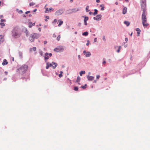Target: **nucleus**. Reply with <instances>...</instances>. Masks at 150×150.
<instances>
[{"instance_id": "f257e3e1", "label": "nucleus", "mask_w": 150, "mask_h": 150, "mask_svg": "<svg viewBox=\"0 0 150 150\" xmlns=\"http://www.w3.org/2000/svg\"><path fill=\"white\" fill-rule=\"evenodd\" d=\"M12 36L15 38L19 37L21 35V33L18 27L16 26L14 27L12 31Z\"/></svg>"}, {"instance_id": "f03ea898", "label": "nucleus", "mask_w": 150, "mask_h": 150, "mask_svg": "<svg viewBox=\"0 0 150 150\" xmlns=\"http://www.w3.org/2000/svg\"><path fill=\"white\" fill-rule=\"evenodd\" d=\"M28 68V66L27 65L24 64L22 65L19 69H17V71L20 73L23 74L27 70Z\"/></svg>"}, {"instance_id": "7ed1b4c3", "label": "nucleus", "mask_w": 150, "mask_h": 150, "mask_svg": "<svg viewBox=\"0 0 150 150\" xmlns=\"http://www.w3.org/2000/svg\"><path fill=\"white\" fill-rule=\"evenodd\" d=\"M142 24H144V22H147V18L145 14L144 10H143L142 15Z\"/></svg>"}, {"instance_id": "20e7f679", "label": "nucleus", "mask_w": 150, "mask_h": 150, "mask_svg": "<svg viewBox=\"0 0 150 150\" xmlns=\"http://www.w3.org/2000/svg\"><path fill=\"white\" fill-rule=\"evenodd\" d=\"M64 9H61L57 11L55 13V15L57 16H59L61 15L64 11Z\"/></svg>"}, {"instance_id": "39448f33", "label": "nucleus", "mask_w": 150, "mask_h": 150, "mask_svg": "<svg viewBox=\"0 0 150 150\" xmlns=\"http://www.w3.org/2000/svg\"><path fill=\"white\" fill-rule=\"evenodd\" d=\"M64 50L62 46H59L54 49V51L56 52L62 51Z\"/></svg>"}, {"instance_id": "423d86ee", "label": "nucleus", "mask_w": 150, "mask_h": 150, "mask_svg": "<svg viewBox=\"0 0 150 150\" xmlns=\"http://www.w3.org/2000/svg\"><path fill=\"white\" fill-rule=\"evenodd\" d=\"M101 15H98L96 17H94L93 19L97 21H100L101 19Z\"/></svg>"}, {"instance_id": "0eeeda50", "label": "nucleus", "mask_w": 150, "mask_h": 150, "mask_svg": "<svg viewBox=\"0 0 150 150\" xmlns=\"http://www.w3.org/2000/svg\"><path fill=\"white\" fill-rule=\"evenodd\" d=\"M30 40L32 42H33L34 40V33L31 34L29 38Z\"/></svg>"}, {"instance_id": "6e6552de", "label": "nucleus", "mask_w": 150, "mask_h": 150, "mask_svg": "<svg viewBox=\"0 0 150 150\" xmlns=\"http://www.w3.org/2000/svg\"><path fill=\"white\" fill-rule=\"evenodd\" d=\"M83 53L86 57H89L91 55V53L89 52H86V51H84Z\"/></svg>"}, {"instance_id": "1a4fd4ad", "label": "nucleus", "mask_w": 150, "mask_h": 150, "mask_svg": "<svg viewBox=\"0 0 150 150\" xmlns=\"http://www.w3.org/2000/svg\"><path fill=\"white\" fill-rule=\"evenodd\" d=\"M87 78L88 80L89 81H92L94 79V77L92 76H88Z\"/></svg>"}, {"instance_id": "9d476101", "label": "nucleus", "mask_w": 150, "mask_h": 150, "mask_svg": "<svg viewBox=\"0 0 150 150\" xmlns=\"http://www.w3.org/2000/svg\"><path fill=\"white\" fill-rule=\"evenodd\" d=\"M79 10V9L78 8H76L70 10L69 11H71V13H73L74 12H76L77 11Z\"/></svg>"}, {"instance_id": "9b49d317", "label": "nucleus", "mask_w": 150, "mask_h": 150, "mask_svg": "<svg viewBox=\"0 0 150 150\" xmlns=\"http://www.w3.org/2000/svg\"><path fill=\"white\" fill-rule=\"evenodd\" d=\"M35 23H33L31 22H29L28 23V26L29 28H31L33 26L35 25Z\"/></svg>"}, {"instance_id": "f8f14e48", "label": "nucleus", "mask_w": 150, "mask_h": 150, "mask_svg": "<svg viewBox=\"0 0 150 150\" xmlns=\"http://www.w3.org/2000/svg\"><path fill=\"white\" fill-rule=\"evenodd\" d=\"M127 11V8L126 7H125L123 9L122 13L125 14L126 13Z\"/></svg>"}, {"instance_id": "ddd939ff", "label": "nucleus", "mask_w": 150, "mask_h": 150, "mask_svg": "<svg viewBox=\"0 0 150 150\" xmlns=\"http://www.w3.org/2000/svg\"><path fill=\"white\" fill-rule=\"evenodd\" d=\"M45 60H47L49 58L50 56H48L49 54L47 53H45Z\"/></svg>"}, {"instance_id": "4468645a", "label": "nucleus", "mask_w": 150, "mask_h": 150, "mask_svg": "<svg viewBox=\"0 0 150 150\" xmlns=\"http://www.w3.org/2000/svg\"><path fill=\"white\" fill-rule=\"evenodd\" d=\"M8 64V62H7V60L6 59H4L3 60V62L2 63V64L4 66L5 65H7Z\"/></svg>"}, {"instance_id": "2eb2a0df", "label": "nucleus", "mask_w": 150, "mask_h": 150, "mask_svg": "<svg viewBox=\"0 0 150 150\" xmlns=\"http://www.w3.org/2000/svg\"><path fill=\"white\" fill-rule=\"evenodd\" d=\"M34 38H39L40 36V35L38 34L34 33Z\"/></svg>"}, {"instance_id": "dca6fc26", "label": "nucleus", "mask_w": 150, "mask_h": 150, "mask_svg": "<svg viewBox=\"0 0 150 150\" xmlns=\"http://www.w3.org/2000/svg\"><path fill=\"white\" fill-rule=\"evenodd\" d=\"M52 65H54V66H52V67L53 69H55V68L57 66V63H55L54 62H52Z\"/></svg>"}, {"instance_id": "f3484780", "label": "nucleus", "mask_w": 150, "mask_h": 150, "mask_svg": "<svg viewBox=\"0 0 150 150\" xmlns=\"http://www.w3.org/2000/svg\"><path fill=\"white\" fill-rule=\"evenodd\" d=\"M46 64L47 66L46 67V68L47 69H48L50 67H51L52 66V64H49L48 63H47Z\"/></svg>"}, {"instance_id": "a211bd4d", "label": "nucleus", "mask_w": 150, "mask_h": 150, "mask_svg": "<svg viewBox=\"0 0 150 150\" xmlns=\"http://www.w3.org/2000/svg\"><path fill=\"white\" fill-rule=\"evenodd\" d=\"M136 30L137 31V34H138V35H137V36H139L141 32L139 28H137L136 29Z\"/></svg>"}, {"instance_id": "6ab92c4d", "label": "nucleus", "mask_w": 150, "mask_h": 150, "mask_svg": "<svg viewBox=\"0 0 150 150\" xmlns=\"http://www.w3.org/2000/svg\"><path fill=\"white\" fill-rule=\"evenodd\" d=\"M58 21L59 22V23L58 25V26L59 27L63 23V22L62 21H61V20L59 19L58 20Z\"/></svg>"}, {"instance_id": "aec40b11", "label": "nucleus", "mask_w": 150, "mask_h": 150, "mask_svg": "<svg viewBox=\"0 0 150 150\" xmlns=\"http://www.w3.org/2000/svg\"><path fill=\"white\" fill-rule=\"evenodd\" d=\"M143 25L144 27H146L149 25V24L147 23V22H144Z\"/></svg>"}, {"instance_id": "412c9836", "label": "nucleus", "mask_w": 150, "mask_h": 150, "mask_svg": "<svg viewBox=\"0 0 150 150\" xmlns=\"http://www.w3.org/2000/svg\"><path fill=\"white\" fill-rule=\"evenodd\" d=\"M36 50V48L35 47H33V48H31L30 49V50L31 52H32L33 51H35Z\"/></svg>"}, {"instance_id": "4be33fe9", "label": "nucleus", "mask_w": 150, "mask_h": 150, "mask_svg": "<svg viewBox=\"0 0 150 150\" xmlns=\"http://www.w3.org/2000/svg\"><path fill=\"white\" fill-rule=\"evenodd\" d=\"M124 23L127 26H128L129 25L130 23L129 21H125L124 22Z\"/></svg>"}, {"instance_id": "5701e85b", "label": "nucleus", "mask_w": 150, "mask_h": 150, "mask_svg": "<svg viewBox=\"0 0 150 150\" xmlns=\"http://www.w3.org/2000/svg\"><path fill=\"white\" fill-rule=\"evenodd\" d=\"M83 17L84 18V22H87L88 19V17L86 16H83Z\"/></svg>"}, {"instance_id": "b1692460", "label": "nucleus", "mask_w": 150, "mask_h": 150, "mask_svg": "<svg viewBox=\"0 0 150 150\" xmlns=\"http://www.w3.org/2000/svg\"><path fill=\"white\" fill-rule=\"evenodd\" d=\"M85 71H82L80 72V75L81 76H82L83 74H85Z\"/></svg>"}, {"instance_id": "393cba45", "label": "nucleus", "mask_w": 150, "mask_h": 150, "mask_svg": "<svg viewBox=\"0 0 150 150\" xmlns=\"http://www.w3.org/2000/svg\"><path fill=\"white\" fill-rule=\"evenodd\" d=\"M3 40V36L2 35H0V42H2Z\"/></svg>"}, {"instance_id": "a878e982", "label": "nucleus", "mask_w": 150, "mask_h": 150, "mask_svg": "<svg viewBox=\"0 0 150 150\" xmlns=\"http://www.w3.org/2000/svg\"><path fill=\"white\" fill-rule=\"evenodd\" d=\"M100 7H101V10L102 11H103L104 10V7L103 4H101L100 5Z\"/></svg>"}, {"instance_id": "bb28decb", "label": "nucleus", "mask_w": 150, "mask_h": 150, "mask_svg": "<svg viewBox=\"0 0 150 150\" xmlns=\"http://www.w3.org/2000/svg\"><path fill=\"white\" fill-rule=\"evenodd\" d=\"M88 33L87 32H85L82 34V35H84V36H87L88 35Z\"/></svg>"}, {"instance_id": "cd10ccee", "label": "nucleus", "mask_w": 150, "mask_h": 150, "mask_svg": "<svg viewBox=\"0 0 150 150\" xmlns=\"http://www.w3.org/2000/svg\"><path fill=\"white\" fill-rule=\"evenodd\" d=\"M98 12V10L97 9L94 10V12L93 13V14L94 15H95L96 14H97Z\"/></svg>"}, {"instance_id": "c85d7f7f", "label": "nucleus", "mask_w": 150, "mask_h": 150, "mask_svg": "<svg viewBox=\"0 0 150 150\" xmlns=\"http://www.w3.org/2000/svg\"><path fill=\"white\" fill-rule=\"evenodd\" d=\"M89 6H86V11L87 12H88L89 11Z\"/></svg>"}, {"instance_id": "c756f323", "label": "nucleus", "mask_w": 150, "mask_h": 150, "mask_svg": "<svg viewBox=\"0 0 150 150\" xmlns=\"http://www.w3.org/2000/svg\"><path fill=\"white\" fill-rule=\"evenodd\" d=\"M80 77L79 76H78L77 78L76 82H78L80 81Z\"/></svg>"}, {"instance_id": "7c9ffc66", "label": "nucleus", "mask_w": 150, "mask_h": 150, "mask_svg": "<svg viewBox=\"0 0 150 150\" xmlns=\"http://www.w3.org/2000/svg\"><path fill=\"white\" fill-rule=\"evenodd\" d=\"M45 13H48L49 12V9L48 8H45Z\"/></svg>"}, {"instance_id": "2f4dec72", "label": "nucleus", "mask_w": 150, "mask_h": 150, "mask_svg": "<svg viewBox=\"0 0 150 150\" xmlns=\"http://www.w3.org/2000/svg\"><path fill=\"white\" fill-rule=\"evenodd\" d=\"M0 24V25H1V28H3L5 25V24L4 23H1Z\"/></svg>"}, {"instance_id": "473e14b6", "label": "nucleus", "mask_w": 150, "mask_h": 150, "mask_svg": "<svg viewBox=\"0 0 150 150\" xmlns=\"http://www.w3.org/2000/svg\"><path fill=\"white\" fill-rule=\"evenodd\" d=\"M60 38H61L60 35H59L57 38V40L58 41H59L60 40Z\"/></svg>"}, {"instance_id": "72a5a7b5", "label": "nucleus", "mask_w": 150, "mask_h": 150, "mask_svg": "<svg viewBox=\"0 0 150 150\" xmlns=\"http://www.w3.org/2000/svg\"><path fill=\"white\" fill-rule=\"evenodd\" d=\"M74 90L75 91H77L78 90V87H75L74 88Z\"/></svg>"}, {"instance_id": "f704fd0d", "label": "nucleus", "mask_w": 150, "mask_h": 150, "mask_svg": "<svg viewBox=\"0 0 150 150\" xmlns=\"http://www.w3.org/2000/svg\"><path fill=\"white\" fill-rule=\"evenodd\" d=\"M54 10V9L53 8H52V7H50V8L49 9V11H53Z\"/></svg>"}, {"instance_id": "c9c22d12", "label": "nucleus", "mask_w": 150, "mask_h": 150, "mask_svg": "<svg viewBox=\"0 0 150 150\" xmlns=\"http://www.w3.org/2000/svg\"><path fill=\"white\" fill-rule=\"evenodd\" d=\"M35 4V3L33 2H31L30 3V6H33Z\"/></svg>"}, {"instance_id": "e433bc0d", "label": "nucleus", "mask_w": 150, "mask_h": 150, "mask_svg": "<svg viewBox=\"0 0 150 150\" xmlns=\"http://www.w3.org/2000/svg\"><path fill=\"white\" fill-rule=\"evenodd\" d=\"M103 60L104 61H103V64H106V62L105 61V58H103Z\"/></svg>"}, {"instance_id": "4c0bfd02", "label": "nucleus", "mask_w": 150, "mask_h": 150, "mask_svg": "<svg viewBox=\"0 0 150 150\" xmlns=\"http://www.w3.org/2000/svg\"><path fill=\"white\" fill-rule=\"evenodd\" d=\"M121 46H120L119 47V48L118 49V50H117V52H119L120 51V48H121Z\"/></svg>"}, {"instance_id": "58836bf2", "label": "nucleus", "mask_w": 150, "mask_h": 150, "mask_svg": "<svg viewBox=\"0 0 150 150\" xmlns=\"http://www.w3.org/2000/svg\"><path fill=\"white\" fill-rule=\"evenodd\" d=\"M100 77V76L99 75H97L96 76V79H97L98 80Z\"/></svg>"}, {"instance_id": "ea45409f", "label": "nucleus", "mask_w": 150, "mask_h": 150, "mask_svg": "<svg viewBox=\"0 0 150 150\" xmlns=\"http://www.w3.org/2000/svg\"><path fill=\"white\" fill-rule=\"evenodd\" d=\"M89 40H88L87 41V43L86 44V45L88 46L89 45Z\"/></svg>"}, {"instance_id": "a19ab883", "label": "nucleus", "mask_w": 150, "mask_h": 150, "mask_svg": "<svg viewBox=\"0 0 150 150\" xmlns=\"http://www.w3.org/2000/svg\"><path fill=\"white\" fill-rule=\"evenodd\" d=\"M23 11L22 10H20L18 11V13L19 14H21L22 13Z\"/></svg>"}, {"instance_id": "79ce46f5", "label": "nucleus", "mask_w": 150, "mask_h": 150, "mask_svg": "<svg viewBox=\"0 0 150 150\" xmlns=\"http://www.w3.org/2000/svg\"><path fill=\"white\" fill-rule=\"evenodd\" d=\"M63 75H62V74H60L59 75V76L60 77V78H61V77H62V76Z\"/></svg>"}, {"instance_id": "37998d69", "label": "nucleus", "mask_w": 150, "mask_h": 150, "mask_svg": "<svg viewBox=\"0 0 150 150\" xmlns=\"http://www.w3.org/2000/svg\"><path fill=\"white\" fill-rule=\"evenodd\" d=\"M70 10H68L67 11V13H72L70 12H71V11H69Z\"/></svg>"}, {"instance_id": "c03bdc74", "label": "nucleus", "mask_w": 150, "mask_h": 150, "mask_svg": "<svg viewBox=\"0 0 150 150\" xmlns=\"http://www.w3.org/2000/svg\"><path fill=\"white\" fill-rule=\"evenodd\" d=\"M57 22V20L56 19H55L54 20L53 22V23H55Z\"/></svg>"}, {"instance_id": "a18cd8bd", "label": "nucleus", "mask_w": 150, "mask_h": 150, "mask_svg": "<svg viewBox=\"0 0 150 150\" xmlns=\"http://www.w3.org/2000/svg\"><path fill=\"white\" fill-rule=\"evenodd\" d=\"M103 40L104 41H105V36H103Z\"/></svg>"}, {"instance_id": "49530a36", "label": "nucleus", "mask_w": 150, "mask_h": 150, "mask_svg": "<svg viewBox=\"0 0 150 150\" xmlns=\"http://www.w3.org/2000/svg\"><path fill=\"white\" fill-rule=\"evenodd\" d=\"M81 87L82 88H83V89H85V88H86L85 87V86H81Z\"/></svg>"}, {"instance_id": "de8ad7c7", "label": "nucleus", "mask_w": 150, "mask_h": 150, "mask_svg": "<svg viewBox=\"0 0 150 150\" xmlns=\"http://www.w3.org/2000/svg\"><path fill=\"white\" fill-rule=\"evenodd\" d=\"M1 22H3L4 21H5V20H4V19H1Z\"/></svg>"}, {"instance_id": "09e8293b", "label": "nucleus", "mask_w": 150, "mask_h": 150, "mask_svg": "<svg viewBox=\"0 0 150 150\" xmlns=\"http://www.w3.org/2000/svg\"><path fill=\"white\" fill-rule=\"evenodd\" d=\"M128 40V39L127 38H125V41L126 42H127V41Z\"/></svg>"}, {"instance_id": "8fccbe9b", "label": "nucleus", "mask_w": 150, "mask_h": 150, "mask_svg": "<svg viewBox=\"0 0 150 150\" xmlns=\"http://www.w3.org/2000/svg\"><path fill=\"white\" fill-rule=\"evenodd\" d=\"M30 11H26V12H25V14H28V13H30Z\"/></svg>"}, {"instance_id": "3c124183", "label": "nucleus", "mask_w": 150, "mask_h": 150, "mask_svg": "<svg viewBox=\"0 0 150 150\" xmlns=\"http://www.w3.org/2000/svg\"><path fill=\"white\" fill-rule=\"evenodd\" d=\"M46 19H49V17L48 16H46Z\"/></svg>"}, {"instance_id": "603ef678", "label": "nucleus", "mask_w": 150, "mask_h": 150, "mask_svg": "<svg viewBox=\"0 0 150 150\" xmlns=\"http://www.w3.org/2000/svg\"><path fill=\"white\" fill-rule=\"evenodd\" d=\"M96 2L97 3H99L100 2V0H96Z\"/></svg>"}, {"instance_id": "864d4df0", "label": "nucleus", "mask_w": 150, "mask_h": 150, "mask_svg": "<svg viewBox=\"0 0 150 150\" xmlns=\"http://www.w3.org/2000/svg\"><path fill=\"white\" fill-rule=\"evenodd\" d=\"M5 74L6 75H7L8 74V72L7 71H5L4 72Z\"/></svg>"}, {"instance_id": "5fc2aeb1", "label": "nucleus", "mask_w": 150, "mask_h": 150, "mask_svg": "<svg viewBox=\"0 0 150 150\" xmlns=\"http://www.w3.org/2000/svg\"><path fill=\"white\" fill-rule=\"evenodd\" d=\"M47 43V42L46 41H44V44H46Z\"/></svg>"}, {"instance_id": "6e6d98bb", "label": "nucleus", "mask_w": 150, "mask_h": 150, "mask_svg": "<svg viewBox=\"0 0 150 150\" xmlns=\"http://www.w3.org/2000/svg\"><path fill=\"white\" fill-rule=\"evenodd\" d=\"M49 55L50 57H51L52 56V54L51 53H50L49 54Z\"/></svg>"}, {"instance_id": "4d7b16f0", "label": "nucleus", "mask_w": 150, "mask_h": 150, "mask_svg": "<svg viewBox=\"0 0 150 150\" xmlns=\"http://www.w3.org/2000/svg\"><path fill=\"white\" fill-rule=\"evenodd\" d=\"M84 22V24L85 25H87V22Z\"/></svg>"}, {"instance_id": "13d9d810", "label": "nucleus", "mask_w": 150, "mask_h": 150, "mask_svg": "<svg viewBox=\"0 0 150 150\" xmlns=\"http://www.w3.org/2000/svg\"><path fill=\"white\" fill-rule=\"evenodd\" d=\"M89 14L91 15L93 14V13L91 12H89Z\"/></svg>"}, {"instance_id": "bf43d9fd", "label": "nucleus", "mask_w": 150, "mask_h": 150, "mask_svg": "<svg viewBox=\"0 0 150 150\" xmlns=\"http://www.w3.org/2000/svg\"><path fill=\"white\" fill-rule=\"evenodd\" d=\"M37 9H35L33 10V11L34 12H36V11H37Z\"/></svg>"}, {"instance_id": "052dcab7", "label": "nucleus", "mask_w": 150, "mask_h": 150, "mask_svg": "<svg viewBox=\"0 0 150 150\" xmlns=\"http://www.w3.org/2000/svg\"><path fill=\"white\" fill-rule=\"evenodd\" d=\"M94 41L95 42H96V38H95L94 39Z\"/></svg>"}, {"instance_id": "680f3d73", "label": "nucleus", "mask_w": 150, "mask_h": 150, "mask_svg": "<svg viewBox=\"0 0 150 150\" xmlns=\"http://www.w3.org/2000/svg\"><path fill=\"white\" fill-rule=\"evenodd\" d=\"M45 21H47V19H46H46H45Z\"/></svg>"}, {"instance_id": "e2e57ef3", "label": "nucleus", "mask_w": 150, "mask_h": 150, "mask_svg": "<svg viewBox=\"0 0 150 150\" xmlns=\"http://www.w3.org/2000/svg\"><path fill=\"white\" fill-rule=\"evenodd\" d=\"M60 74H62L63 73V72L62 71H60Z\"/></svg>"}, {"instance_id": "0e129e2a", "label": "nucleus", "mask_w": 150, "mask_h": 150, "mask_svg": "<svg viewBox=\"0 0 150 150\" xmlns=\"http://www.w3.org/2000/svg\"><path fill=\"white\" fill-rule=\"evenodd\" d=\"M132 33H132H132H131V34H130V36H132Z\"/></svg>"}, {"instance_id": "69168bd1", "label": "nucleus", "mask_w": 150, "mask_h": 150, "mask_svg": "<svg viewBox=\"0 0 150 150\" xmlns=\"http://www.w3.org/2000/svg\"><path fill=\"white\" fill-rule=\"evenodd\" d=\"M6 79H7V78H5L4 79V80H6Z\"/></svg>"}, {"instance_id": "338daca9", "label": "nucleus", "mask_w": 150, "mask_h": 150, "mask_svg": "<svg viewBox=\"0 0 150 150\" xmlns=\"http://www.w3.org/2000/svg\"><path fill=\"white\" fill-rule=\"evenodd\" d=\"M39 30L40 31H41V29L40 28H39Z\"/></svg>"}, {"instance_id": "774afa93", "label": "nucleus", "mask_w": 150, "mask_h": 150, "mask_svg": "<svg viewBox=\"0 0 150 150\" xmlns=\"http://www.w3.org/2000/svg\"><path fill=\"white\" fill-rule=\"evenodd\" d=\"M125 1H126L127 2H128V0H125Z\"/></svg>"}]
</instances>
